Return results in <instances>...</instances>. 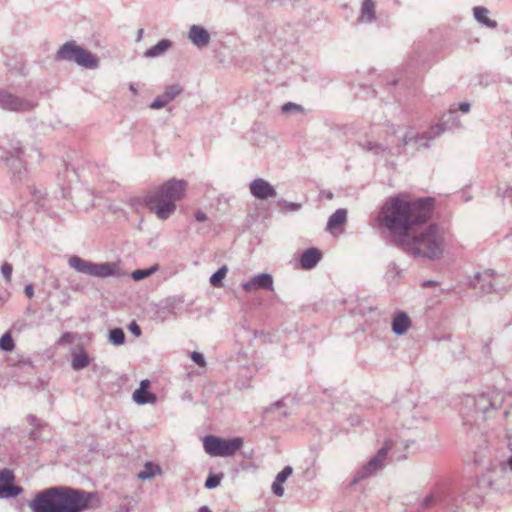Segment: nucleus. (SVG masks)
Returning <instances> with one entry per match:
<instances>
[{"label": "nucleus", "mask_w": 512, "mask_h": 512, "mask_svg": "<svg viewBox=\"0 0 512 512\" xmlns=\"http://www.w3.org/2000/svg\"><path fill=\"white\" fill-rule=\"evenodd\" d=\"M433 209L434 199L431 197L408 200L403 194H398L383 203L376 220L380 228L389 231L397 246L400 238L431 218Z\"/></svg>", "instance_id": "obj_1"}, {"label": "nucleus", "mask_w": 512, "mask_h": 512, "mask_svg": "<svg viewBox=\"0 0 512 512\" xmlns=\"http://www.w3.org/2000/svg\"><path fill=\"white\" fill-rule=\"evenodd\" d=\"M97 494L69 486H53L34 496L29 507L32 512H84L93 507Z\"/></svg>", "instance_id": "obj_2"}, {"label": "nucleus", "mask_w": 512, "mask_h": 512, "mask_svg": "<svg viewBox=\"0 0 512 512\" xmlns=\"http://www.w3.org/2000/svg\"><path fill=\"white\" fill-rule=\"evenodd\" d=\"M508 396L495 387L487 388L476 395H465L459 411L467 432L481 430L483 424L493 420Z\"/></svg>", "instance_id": "obj_3"}, {"label": "nucleus", "mask_w": 512, "mask_h": 512, "mask_svg": "<svg viewBox=\"0 0 512 512\" xmlns=\"http://www.w3.org/2000/svg\"><path fill=\"white\" fill-rule=\"evenodd\" d=\"M397 247L414 257L437 260L444 252V236L436 224H430L419 232L414 229L406 237L400 238Z\"/></svg>", "instance_id": "obj_4"}, {"label": "nucleus", "mask_w": 512, "mask_h": 512, "mask_svg": "<svg viewBox=\"0 0 512 512\" xmlns=\"http://www.w3.org/2000/svg\"><path fill=\"white\" fill-rule=\"evenodd\" d=\"M0 158L10 169L12 178L23 181L27 177L29 160L40 163L42 154L37 147H24L19 141L12 140L8 147L0 146Z\"/></svg>", "instance_id": "obj_5"}, {"label": "nucleus", "mask_w": 512, "mask_h": 512, "mask_svg": "<svg viewBox=\"0 0 512 512\" xmlns=\"http://www.w3.org/2000/svg\"><path fill=\"white\" fill-rule=\"evenodd\" d=\"M57 60L75 62L86 69H96L99 66V58L90 51L75 44L66 42L56 53Z\"/></svg>", "instance_id": "obj_6"}, {"label": "nucleus", "mask_w": 512, "mask_h": 512, "mask_svg": "<svg viewBox=\"0 0 512 512\" xmlns=\"http://www.w3.org/2000/svg\"><path fill=\"white\" fill-rule=\"evenodd\" d=\"M68 264L78 273L88 276L107 278L118 275V266L112 262L94 263L79 256H72L69 258Z\"/></svg>", "instance_id": "obj_7"}, {"label": "nucleus", "mask_w": 512, "mask_h": 512, "mask_svg": "<svg viewBox=\"0 0 512 512\" xmlns=\"http://www.w3.org/2000/svg\"><path fill=\"white\" fill-rule=\"evenodd\" d=\"M243 446V439L235 437L224 439L214 435H207L203 439L205 452L213 457L233 456Z\"/></svg>", "instance_id": "obj_8"}, {"label": "nucleus", "mask_w": 512, "mask_h": 512, "mask_svg": "<svg viewBox=\"0 0 512 512\" xmlns=\"http://www.w3.org/2000/svg\"><path fill=\"white\" fill-rule=\"evenodd\" d=\"M39 105V99L33 95L21 96L8 89H0V108L16 113H28Z\"/></svg>", "instance_id": "obj_9"}, {"label": "nucleus", "mask_w": 512, "mask_h": 512, "mask_svg": "<svg viewBox=\"0 0 512 512\" xmlns=\"http://www.w3.org/2000/svg\"><path fill=\"white\" fill-rule=\"evenodd\" d=\"M187 182L183 179L172 178L154 190L150 191L149 199H164L175 203L184 197Z\"/></svg>", "instance_id": "obj_10"}, {"label": "nucleus", "mask_w": 512, "mask_h": 512, "mask_svg": "<svg viewBox=\"0 0 512 512\" xmlns=\"http://www.w3.org/2000/svg\"><path fill=\"white\" fill-rule=\"evenodd\" d=\"M444 130H424L420 132V130H406V132L401 135L403 145L407 152H415L421 148H428L429 141L439 137Z\"/></svg>", "instance_id": "obj_11"}, {"label": "nucleus", "mask_w": 512, "mask_h": 512, "mask_svg": "<svg viewBox=\"0 0 512 512\" xmlns=\"http://www.w3.org/2000/svg\"><path fill=\"white\" fill-rule=\"evenodd\" d=\"M392 448V441L388 440L384 443V446L379 449L377 454L370 459V461L364 465L355 475L353 482H358L365 478H368L376 471L380 470L384 466V461L387 457L388 451Z\"/></svg>", "instance_id": "obj_12"}, {"label": "nucleus", "mask_w": 512, "mask_h": 512, "mask_svg": "<svg viewBox=\"0 0 512 512\" xmlns=\"http://www.w3.org/2000/svg\"><path fill=\"white\" fill-rule=\"evenodd\" d=\"M14 473L10 469L0 470V499L15 498L23 492L20 486L14 485Z\"/></svg>", "instance_id": "obj_13"}, {"label": "nucleus", "mask_w": 512, "mask_h": 512, "mask_svg": "<svg viewBox=\"0 0 512 512\" xmlns=\"http://www.w3.org/2000/svg\"><path fill=\"white\" fill-rule=\"evenodd\" d=\"M242 289L247 293L255 292L256 290H274L273 277L269 273H260L251 277L248 281L241 283Z\"/></svg>", "instance_id": "obj_14"}, {"label": "nucleus", "mask_w": 512, "mask_h": 512, "mask_svg": "<svg viewBox=\"0 0 512 512\" xmlns=\"http://www.w3.org/2000/svg\"><path fill=\"white\" fill-rule=\"evenodd\" d=\"M144 202L150 210L161 220L168 219L176 210V204L170 200L149 199V194L144 198Z\"/></svg>", "instance_id": "obj_15"}, {"label": "nucleus", "mask_w": 512, "mask_h": 512, "mask_svg": "<svg viewBox=\"0 0 512 512\" xmlns=\"http://www.w3.org/2000/svg\"><path fill=\"white\" fill-rule=\"evenodd\" d=\"M250 194L258 200H266L268 198H275L277 191L274 186L263 178H256L249 183Z\"/></svg>", "instance_id": "obj_16"}, {"label": "nucleus", "mask_w": 512, "mask_h": 512, "mask_svg": "<svg viewBox=\"0 0 512 512\" xmlns=\"http://www.w3.org/2000/svg\"><path fill=\"white\" fill-rule=\"evenodd\" d=\"M183 91L179 84H172L165 88L164 92L158 95L150 104L151 109H160L173 101Z\"/></svg>", "instance_id": "obj_17"}, {"label": "nucleus", "mask_w": 512, "mask_h": 512, "mask_svg": "<svg viewBox=\"0 0 512 512\" xmlns=\"http://www.w3.org/2000/svg\"><path fill=\"white\" fill-rule=\"evenodd\" d=\"M187 38L199 49L205 48L211 41L210 33L200 25H192L189 28Z\"/></svg>", "instance_id": "obj_18"}, {"label": "nucleus", "mask_w": 512, "mask_h": 512, "mask_svg": "<svg viewBox=\"0 0 512 512\" xmlns=\"http://www.w3.org/2000/svg\"><path fill=\"white\" fill-rule=\"evenodd\" d=\"M150 387V381L144 379L140 382V386L132 394L133 401L138 405L155 404L157 396L148 391Z\"/></svg>", "instance_id": "obj_19"}, {"label": "nucleus", "mask_w": 512, "mask_h": 512, "mask_svg": "<svg viewBox=\"0 0 512 512\" xmlns=\"http://www.w3.org/2000/svg\"><path fill=\"white\" fill-rule=\"evenodd\" d=\"M392 331L397 336L404 335L411 327V319L404 311H397L391 321Z\"/></svg>", "instance_id": "obj_20"}, {"label": "nucleus", "mask_w": 512, "mask_h": 512, "mask_svg": "<svg viewBox=\"0 0 512 512\" xmlns=\"http://www.w3.org/2000/svg\"><path fill=\"white\" fill-rule=\"evenodd\" d=\"M438 503L443 508L447 509L449 512H455L452 507H449V498H438L434 494L426 495L424 498L419 500L418 507L412 512H422L426 509L430 508L433 504Z\"/></svg>", "instance_id": "obj_21"}, {"label": "nucleus", "mask_w": 512, "mask_h": 512, "mask_svg": "<svg viewBox=\"0 0 512 512\" xmlns=\"http://www.w3.org/2000/svg\"><path fill=\"white\" fill-rule=\"evenodd\" d=\"M321 258L322 254L317 248H308L300 257V266L302 269L311 270L317 266Z\"/></svg>", "instance_id": "obj_22"}, {"label": "nucleus", "mask_w": 512, "mask_h": 512, "mask_svg": "<svg viewBox=\"0 0 512 512\" xmlns=\"http://www.w3.org/2000/svg\"><path fill=\"white\" fill-rule=\"evenodd\" d=\"M173 43L169 39H162L156 45L150 47L144 52L146 58H157L164 55L171 47Z\"/></svg>", "instance_id": "obj_23"}, {"label": "nucleus", "mask_w": 512, "mask_h": 512, "mask_svg": "<svg viewBox=\"0 0 512 512\" xmlns=\"http://www.w3.org/2000/svg\"><path fill=\"white\" fill-rule=\"evenodd\" d=\"M375 3L373 0H364L362 2L359 21L371 23L375 20Z\"/></svg>", "instance_id": "obj_24"}, {"label": "nucleus", "mask_w": 512, "mask_h": 512, "mask_svg": "<svg viewBox=\"0 0 512 512\" xmlns=\"http://www.w3.org/2000/svg\"><path fill=\"white\" fill-rule=\"evenodd\" d=\"M473 12L475 19L480 24L492 29L497 27V22L488 17L489 10L487 8L482 6H476L474 7Z\"/></svg>", "instance_id": "obj_25"}, {"label": "nucleus", "mask_w": 512, "mask_h": 512, "mask_svg": "<svg viewBox=\"0 0 512 512\" xmlns=\"http://www.w3.org/2000/svg\"><path fill=\"white\" fill-rule=\"evenodd\" d=\"M161 474H162L161 467L158 464L148 461L145 463L143 470H141L138 473L137 477H138V479H140L142 481H146V480L152 479L156 475H161Z\"/></svg>", "instance_id": "obj_26"}, {"label": "nucleus", "mask_w": 512, "mask_h": 512, "mask_svg": "<svg viewBox=\"0 0 512 512\" xmlns=\"http://www.w3.org/2000/svg\"><path fill=\"white\" fill-rule=\"evenodd\" d=\"M347 219V210L340 208L337 209L328 219L327 222V230H333L335 228L340 227L346 222Z\"/></svg>", "instance_id": "obj_27"}, {"label": "nucleus", "mask_w": 512, "mask_h": 512, "mask_svg": "<svg viewBox=\"0 0 512 512\" xmlns=\"http://www.w3.org/2000/svg\"><path fill=\"white\" fill-rule=\"evenodd\" d=\"M89 364L90 358L83 349L72 354L71 366L75 371H80L86 368Z\"/></svg>", "instance_id": "obj_28"}, {"label": "nucleus", "mask_w": 512, "mask_h": 512, "mask_svg": "<svg viewBox=\"0 0 512 512\" xmlns=\"http://www.w3.org/2000/svg\"><path fill=\"white\" fill-rule=\"evenodd\" d=\"M26 419L27 422L34 427V429L29 432V438L33 440L39 439L41 437L42 431L47 427V424L41 422L33 414H29Z\"/></svg>", "instance_id": "obj_29"}, {"label": "nucleus", "mask_w": 512, "mask_h": 512, "mask_svg": "<svg viewBox=\"0 0 512 512\" xmlns=\"http://www.w3.org/2000/svg\"><path fill=\"white\" fill-rule=\"evenodd\" d=\"M496 275V271L493 269H486L483 272H476L473 277L469 278L467 285L472 288H477V282L480 280L490 279Z\"/></svg>", "instance_id": "obj_30"}, {"label": "nucleus", "mask_w": 512, "mask_h": 512, "mask_svg": "<svg viewBox=\"0 0 512 512\" xmlns=\"http://www.w3.org/2000/svg\"><path fill=\"white\" fill-rule=\"evenodd\" d=\"M228 268L226 265L220 267L215 273L210 277V284L213 287L220 288L223 286V279L227 274Z\"/></svg>", "instance_id": "obj_31"}, {"label": "nucleus", "mask_w": 512, "mask_h": 512, "mask_svg": "<svg viewBox=\"0 0 512 512\" xmlns=\"http://www.w3.org/2000/svg\"><path fill=\"white\" fill-rule=\"evenodd\" d=\"M108 339L112 344L120 346L125 342L124 331L121 328H114L110 330Z\"/></svg>", "instance_id": "obj_32"}, {"label": "nucleus", "mask_w": 512, "mask_h": 512, "mask_svg": "<svg viewBox=\"0 0 512 512\" xmlns=\"http://www.w3.org/2000/svg\"><path fill=\"white\" fill-rule=\"evenodd\" d=\"M157 269H158L157 266H152V267L147 268V269H137V270L132 272L131 278L134 281L143 280V279L151 276L153 273H155L157 271Z\"/></svg>", "instance_id": "obj_33"}, {"label": "nucleus", "mask_w": 512, "mask_h": 512, "mask_svg": "<svg viewBox=\"0 0 512 512\" xmlns=\"http://www.w3.org/2000/svg\"><path fill=\"white\" fill-rule=\"evenodd\" d=\"M277 207L283 212H297L301 209L300 203L289 202L285 199H279L277 201Z\"/></svg>", "instance_id": "obj_34"}, {"label": "nucleus", "mask_w": 512, "mask_h": 512, "mask_svg": "<svg viewBox=\"0 0 512 512\" xmlns=\"http://www.w3.org/2000/svg\"><path fill=\"white\" fill-rule=\"evenodd\" d=\"M14 347L15 343L10 332L4 333L0 338V349L5 352H11Z\"/></svg>", "instance_id": "obj_35"}, {"label": "nucleus", "mask_w": 512, "mask_h": 512, "mask_svg": "<svg viewBox=\"0 0 512 512\" xmlns=\"http://www.w3.org/2000/svg\"><path fill=\"white\" fill-rule=\"evenodd\" d=\"M222 479H223L222 473H219V474L210 473L205 481V487L207 489H214L220 484Z\"/></svg>", "instance_id": "obj_36"}, {"label": "nucleus", "mask_w": 512, "mask_h": 512, "mask_svg": "<svg viewBox=\"0 0 512 512\" xmlns=\"http://www.w3.org/2000/svg\"><path fill=\"white\" fill-rule=\"evenodd\" d=\"M476 289H479L481 294H489L494 290V285L488 279L480 280L477 282Z\"/></svg>", "instance_id": "obj_37"}, {"label": "nucleus", "mask_w": 512, "mask_h": 512, "mask_svg": "<svg viewBox=\"0 0 512 512\" xmlns=\"http://www.w3.org/2000/svg\"><path fill=\"white\" fill-rule=\"evenodd\" d=\"M361 146L364 149H366L368 151H372L375 154H378L385 150V148L382 144L372 142V141H365V143L361 144Z\"/></svg>", "instance_id": "obj_38"}, {"label": "nucleus", "mask_w": 512, "mask_h": 512, "mask_svg": "<svg viewBox=\"0 0 512 512\" xmlns=\"http://www.w3.org/2000/svg\"><path fill=\"white\" fill-rule=\"evenodd\" d=\"M283 113H294V112H303V107L299 104L288 102L285 103L281 108Z\"/></svg>", "instance_id": "obj_39"}, {"label": "nucleus", "mask_w": 512, "mask_h": 512, "mask_svg": "<svg viewBox=\"0 0 512 512\" xmlns=\"http://www.w3.org/2000/svg\"><path fill=\"white\" fill-rule=\"evenodd\" d=\"M496 195L501 199L512 197V186L508 184H505L504 188L499 186Z\"/></svg>", "instance_id": "obj_40"}, {"label": "nucleus", "mask_w": 512, "mask_h": 512, "mask_svg": "<svg viewBox=\"0 0 512 512\" xmlns=\"http://www.w3.org/2000/svg\"><path fill=\"white\" fill-rule=\"evenodd\" d=\"M293 473V468L291 466H285L277 475L275 480L278 482H285L287 478Z\"/></svg>", "instance_id": "obj_41"}, {"label": "nucleus", "mask_w": 512, "mask_h": 512, "mask_svg": "<svg viewBox=\"0 0 512 512\" xmlns=\"http://www.w3.org/2000/svg\"><path fill=\"white\" fill-rule=\"evenodd\" d=\"M191 359L193 360V362H195L200 367H204L206 365L204 355L200 352H197V351L192 352Z\"/></svg>", "instance_id": "obj_42"}, {"label": "nucleus", "mask_w": 512, "mask_h": 512, "mask_svg": "<svg viewBox=\"0 0 512 512\" xmlns=\"http://www.w3.org/2000/svg\"><path fill=\"white\" fill-rule=\"evenodd\" d=\"M12 271H13V268H12V265L9 264V263H4L1 267V272H2V275L3 277L7 280V281H10L11 279V275H12Z\"/></svg>", "instance_id": "obj_43"}, {"label": "nucleus", "mask_w": 512, "mask_h": 512, "mask_svg": "<svg viewBox=\"0 0 512 512\" xmlns=\"http://www.w3.org/2000/svg\"><path fill=\"white\" fill-rule=\"evenodd\" d=\"M271 489L272 492L278 497H281L284 494V488L282 486V483L276 480H274Z\"/></svg>", "instance_id": "obj_44"}, {"label": "nucleus", "mask_w": 512, "mask_h": 512, "mask_svg": "<svg viewBox=\"0 0 512 512\" xmlns=\"http://www.w3.org/2000/svg\"><path fill=\"white\" fill-rule=\"evenodd\" d=\"M128 329L136 337H139L142 333L140 326L135 321L129 324Z\"/></svg>", "instance_id": "obj_45"}, {"label": "nucleus", "mask_w": 512, "mask_h": 512, "mask_svg": "<svg viewBox=\"0 0 512 512\" xmlns=\"http://www.w3.org/2000/svg\"><path fill=\"white\" fill-rule=\"evenodd\" d=\"M195 219L198 222H204V221H206L208 219V217H207V215L204 212L199 210V211H197L195 213Z\"/></svg>", "instance_id": "obj_46"}, {"label": "nucleus", "mask_w": 512, "mask_h": 512, "mask_svg": "<svg viewBox=\"0 0 512 512\" xmlns=\"http://www.w3.org/2000/svg\"><path fill=\"white\" fill-rule=\"evenodd\" d=\"M24 292L27 295V297L32 298L34 295V288L31 284H28L24 288Z\"/></svg>", "instance_id": "obj_47"}, {"label": "nucleus", "mask_w": 512, "mask_h": 512, "mask_svg": "<svg viewBox=\"0 0 512 512\" xmlns=\"http://www.w3.org/2000/svg\"><path fill=\"white\" fill-rule=\"evenodd\" d=\"M458 109L463 113H467L470 110V104L468 102H462L459 104Z\"/></svg>", "instance_id": "obj_48"}, {"label": "nucleus", "mask_w": 512, "mask_h": 512, "mask_svg": "<svg viewBox=\"0 0 512 512\" xmlns=\"http://www.w3.org/2000/svg\"><path fill=\"white\" fill-rule=\"evenodd\" d=\"M282 405V401H276L275 403L271 404L269 408H267V411L273 412L275 409L282 407Z\"/></svg>", "instance_id": "obj_49"}, {"label": "nucleus", "mask_w": 512, "mask_h": 512, "mask_svg": "<svg viewBox=\"0 0 512 512\" xmlns=\"http://www.w3.org/2000/svg\"><path fill=\"white\" fill-rule=\"evenodd\" d=\"M71 338V334L70 333H64L60 339H59V343H64V342H67L69 339Z\"/></svg>", "instance_id": "obj_50"}, {"label": "nucleus", "mask_w": 512, "mask_h": 512, "mask_svg": "<svg viewBox=\"0 0 512 512\" xmlns=\"http://www.w3.org/2000/svg\"><path fill=\"white\" fill-rule=\"evenodd\" d=\"M447 125H448V122L444 121L442 123H438V124H436L434 126H431L430 128H438V129L447 128Z\"/></svg>", "instance_id": "obj_51"}, {"label": "nucleus", "mask_w": 512, "mask_h": 512, "mask_svg": "<svg viewBox=\"0 0 512 512\" xmlns=\"http://www.w3.org/2000/svg\"><path fill=\"white\" fill-rule=\"evenodd\" d=\"M456 114H457V111L455 109H450L447 116L449 119H454Z\"/></svg>", "instance_id": "obj_52"}, {"label": "nucleus", "mask_w": 512, "mask_h": 512, "mask_svg": "<svg viewBox=\"0 0 512 512\" xmlns=\"http://www.w3.org/2000/svg\"><path fill=\"white\" fill-rule=\"evenodd\" d=\"M434 285H436V282L433 280H427V281L423 282V286H425V287H430V286H434Z\"/></svg>", "instance_id": "obj_53"}, {"label": "nucleus", "mask_w": 512, "mask_h": 512, "mask_svg": "<svg viewBox=\"0 0 512 512\" xmlns=\"http://www.w3.org/2000/svg\"><path fill=\"white\" fill-rule=\"evenodd\" d=\"M199 512H212V511L208 506L203 505L199 508Z\"/></svg>", "instance_id": "obj_54"}, {"label": "nucleus", "mask_w": 512, "mask_h": 512, "mask_svg": "<svg viewBox=\"0 0 512 512\" xmlns=\"http://www.w3.org/2000/svg\"><path fill=\"white\" fill-rule=\"evenodd\" d=\"M325 197H326L328 200H332V199H333V193L329 191V192L325 193Z\"/></svg>", "instance_id": "obj_55"}, {"label": "nucleus", "mask_w": 512, "mask_h": 512, "mask_svg": "<svg viewBox=\"0 0 512 512\" xmlns=\"http://www.w3.org/2000/svg\"><path fill=\"white\" fill-rule=\"evenodd\" d=\"M143 35V29H139L138 35H137V41H140Z\"/></svg>", "instance_id": "obj_56"}, {"label": "nucleus", "mask_w": 512, "mask_h": 512, "mask_svg": "<svg viewBox=\"0 0 512 512\" xmlns=\"http://www.w3.org/2000/svg\"><path fill=\"white\" fill-rule=\"evenodd\" d=\"M129 89H130V91H131L133 94H136V93H137V89L135 88V86H134L133 84H130Z\"/></svg>", "instance_id": "obj_57"}, {"label": "nucleus", "mask_w": 512, "mask_h": 512, "mask_svg": "<svg viewBox=\"0 0 512 512\" xmlns=\"http://www.w3.org/2000/svg\"><path fill=\"white\" fill-rule=\"evenodd\" d=\"M391 267L393 268L396 274H399L398 266L396 264H393Z\"/></svg>", "instance_id": "obj_58"}]
</instances>
